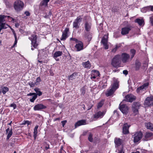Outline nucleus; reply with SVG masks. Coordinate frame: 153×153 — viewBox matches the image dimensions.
Returning a JSON list of instances; mask_svg holds the SVG:
<instances>
[{"label": "nucleus", "instance_id": "nucleus-64", "mask_svg": "<svg viewBox=\"0 0 153 153\" xmlns=\"http://www.w3.org/2000/svg\"><path fill=\"white\" fill-rule=\"evenodd\" d=\"M19 31L21 32V33L23 34V30L22 29H20L19 30Z\"/></svg>", "mask_w": 153, "mask_h": 153}, {"label": "nucleus", "instance_id": "nucleus-17", "mask_svg": "<svg viewBox=\"0 0 153 153\" xmlns=\"http://www.w3.org/2000/svg\"><path fill=\"white\" fill-rule=\"evenodd\" d=\"M69 31V29L68 28H66L62 33V36L60 39L61 40H65L68 37V33Z\"/></svg>", "mask_w": 153, "mask_h": 153}, {"label": "nucleus", "instance_id": "nucleus-39", "mask_svg": "<svg viewBox=\"0 0 153 153\" xmlns=\"http://www.w3.org/2000/svg\"><path fill=\"white\" fill-rule=\"evenodd\" d=\"M136 53V51L134 49H131L130 50V53L131 55V59L134 56Z\"/></svg>", "mask_w": 153, "mask_h": 153}, {"label": "nucleus", "instance_id": "nucleus-56", "mask_svg": "<svg viewBox=\"0 0 153 153\" xmlns=\"http://www.w3.org/2000/svg\"><path fill=\"white\" fill-rule=\"evenodd\" d=\"M25 14L27 16H29L30 15V13L28 11H25Z\"/></svg>", "mask_w": 153, "mask_h": 153}, {"label": "nucleus", "instance_id": "nucleus-60", "mask_svg": "<svg viewBox=\"0 0 153 153\" xmlns=\"http://www.w3.org/2000/svg\"><path fill=\"white\" fill-rule=\"evenodd\" d=\"M36 94L35 93H30L28 94H27V96H32V95H34V94Z\"/></svg>", "mask_w": 153, "mask_h": 153}, {"label": "nucleus", "instance_id": "nucleus-24", "mask_svg": "<svg viewBox=\"0 0 153 153\" xmlns=\"http://www.w3.org/2000/svg\"><path fill=\"white\" fill-rule=\"evenodd\" d=\"M62 54V51H57L55 52L54 53L53 57L56 61H59V59H57V57L61 56Z\"/></svg>", "mask_w": 153, "mask_h": 153}, {"label": "nucleus", "instance_id": "nucleus-52", "mask_svg": "<svg viewBox=\"0 0 153 153\" xmlns=\"http://www.w3.org/2000/svg\"><path fill=\"white\" fill-rule=\"evenodd\" d=\"M70 39L71 41H73L76 42V43L78 42V40L76 38H70Z\"/></svg>", "mask_w": 153, "mask_h": 153}, {"label": "nucleus", "instance_id": "nucleus-7", "mask_svg": "<svg viewBox=\"0 0 153 153\" xmlns=\"http://www.w3.org/2000/svg\"><path fill=\"white\" fill-rule=\"evenodd\" d=\"M120 55L121 61L123 63H126L128 62L130 58L129 54L126 53H123Z\"/></svg>", "mask_w": 153, "mask_h": 153}, {"label": "nucleus", "instance_id": "nucleus-33", "mask_svg": "<svg viewBox=\"0 0 153 153\" xmlns=\"http://www.w3.org/2000/svg\"><path fill=\"white\" fill-rule=\"evenodd\" d=\"M7 134V136L6 140H8L10 137H11L13 134L12 129L11 128L10 130L8 131L7 133H6Z\"/></svg>", "mask_w": 153, "mask_h": 153}, {"label": "nucleus", "instance_id": "nucleus-59", "mask_svg": "<svg viewBox=\"0 0 153 153\" xmlns=\"http://www.w3.org/2000/svg\"><path fill=\"white\" fill-rule=\"evenodd\" d=\"M117 50V48L115 47L114 48L112 49L111 51L112 52L114 53L116 52Z\"/></svg>", "mask_w": 153, "mask_h": 153}, {"label": "nucleus", "instance_id": "nucleus-25", "mask_svg": "<svg viewBox=\"0 0 153 153\" xmlns=\"http://www.w3.org/2000/svg\"><path fill=\"white\" fill-rule=\"evenodd\" d=\"M149 85V82H147L144 84L143 85H141L137 89V92H138L140 90L143 89H145L146 88H148Z\"/></svg>", "mask_w": 153, "mask_h": 153}, {"label": "nucleus", "instance_id": "nucleus-34", "mask_svg": "<svg viewBox=\"0 0 153 153\" xmlns=\"http://www.w3.org/2000/svg\"><path fill=\"white\" fill-rule=\"evenodd\" d=\"M80 24L74 21L73 23V28L78 29L79 28Z\"/></svg>", "mask_w": 153, "mask_h": 153}, {"label": "nucleus", "instance_id": "nucleus-29", "mask_svg": "<svg viewBox=\"0 0 153 153\" xmlns=\"http://www.w3.org/2000/svg\"><path fill=\"white\" fill-rule=\"evenodd\" d=\"M135 22L137 23L140 26L144 24V21L143 19H137L135 20Z\"/></svg>", "mask_w": 153, "mask_h": 153}, {"label": "nucleus", "instance_id": "nucleus-4", "mask_svg": "<svg viewBox=\"0 0 153 153\" xmlns=\"http://www.w3.org/2000/svg\"><path fill=\"white\" fill-rule=\"evenodd\" d=\"M24 4L23 2L20 0L16 1L14 4V7L17 11L22 10L24 7Z\"/></svg>", "mask_w": 153, "mask_h": 153}, {"label": "nucleus", "instance_id": "nucleus-14", "mask_svg": "<svg viewBox=\"0 0 153 153\" xmlns=\"http://www.w3.org/2000/svg\"><path fill=\"white\" fill-rule=\"evenodd\" d=\"M131 29V28L130 26H127L123 27L121 29V34L123 35L128 34Z\"/></svg>", "mask_w": 153, "mask_h": 153}, {"label": "nucleus", "instance_id": "nucleus-1", "mask_svg": "<svg viewBox=\"0 0 153 153\" xmlns=\"http://www.w3.org/2000/svg\"><path fill=\"white\" fill-rule=\"evenodd\" d=\"M38 55L39 60L38 62L40 63H46L47 61L46 59L48 56L47 53L45 51L43 50H38Z\"/></svg>", "mask_w": 153, "mask_h": 153}, {"label": "nucleus", "instance_id": "nucleus-15", "mask_svg": "<svg viewBox=\"0 0 153 153\" xmlns=\"http://www.w3.org/2000/svg\"><path fill=\"white\" fill-rule=\"evenodd\" d=\"M46 107L42 104H38L35 105L33 107L34 111H40L43 109H45Z\"/></svg>", "mask_w": 153, "mask_h": 153}, {"label": "nucleus", "instance_id": "nucleus-22", "mask_svg": "<svg viewBox=\"0 0 153 153\" xmlns=\"http://www.w3.org/2000/svg\"><path fill=\"white\" fill-rule=\"evenodd\" d=\"M86 124L87 123L86 120H79L76 123L75 125V128H76L79 126L82 125H86Z\"/></svg>", "mask_w": 153, "mask_h": 153}, {"label": "nucleus", "instance_id": "nucleus-5", "mask_svg": "<svg viewBox=\"0 0 153 153\" xmlns=\"http://www.w3.org/2000/svg\"><path fill=\"white\" fill-rule=\"evenodd\" d=\"M29 39L31 41V50L33 51L34 48H36L38 44L37 43V37L36 35L32 34L31 37H29Z\"/></svg>", "mask_w": 153, "mask_h": 153}, {"label": "nucleus", "instance_id": "nucleus-28", "mask_svg": "<svg viewBox=\"0 0 153 153\" xmlns=\"http://www.w3.org/2000/svg\"><path fill=\"white\" fill-rule=\"evenodd\" d=\"M77 73H74L72 75L68 76V79L69 80H73L74 79H75L77 76Z\"/></svg>", "mask_w": 153, "mask_h": 153}, {"label": "nucleus", "instance_id": "nucleus-55", "mask_svg": "<svg viewBox=\"0 0 153 153\" xmlns=\"http://www.w3.org/2000/svg\"><path fill=\"white\" fill-rule=\"evenodd\" d=\"M30 122L29 121L27 120L25 121L24 122V124H27L28 125L30 124Z\"/></svg>", "mask_w": 153, "mask_h": 153}, {"label": "nucleus", "instance_id": "nucleus-2", "mask_svg": "<svg viewBox=\"0 0 153 153\" xmlns=\"http://www.w3.org/2000/svg\"><path fill=\"white\" fill-rule=\"evenodd\" d=\"M121 62L120 55L118 54L115 56L112 59L111 64L114 67L117 68L120 66Z\"/></svg>", "mask_w": 153, "mask_h": 153}, {"label": "nucleus", "instance_id": "nucleus-46", "mask_svg": "<svg viewBox=\"0 0 153 153\" xmlns=\"http://www.w3.org/2000/svg\"><path fill=\"white\" fill-rule=\"evenodd\" d=\"M28 84L31 87H33L35 85V82L34 83L32 82H28Z\"/></svg>", "mask_w": 153, "mask_h": 153}, {"label": "nucleus", "instance_id": "nucleus-49", "mask_svg": "<svg viewBox=\"0 0 153 153\" xmlns=\"http://www.w3.org/2000/svg\"><path fill=\"white\" fill-rule=\"evenodd\" d=\"M7 17L8 18V20L9 21H10L14 22V19L12 18L11 17H10L9 16H7Z\"/></svg>", "mask_w": 153, "mask_h": 153}, {"label": "nucleus", "instance_id": "nucleus-44", "mask_svg": "<svg viewBox=\"0 0 153 153\" xmlns=\"http://www.w3.org/2000/svg\"><path fill=\"white\" fill-rule=\"evenodd\" d=\"M93 135L91 134H90L88 137V140L90 142H92L93 141V139L92 138Z\"/></svg>", "mask_w": 153, "mask_h": 153}, {"label": "nucleus", "instance_id": "nucleus-12", "mask_svg": "<svg viewBox=\"0 0 153 153\" xmlns=\"http://www.w3.org/2000/svg\"><path fill=\"white\" fill-rule=\"evenodd\" d=\"M125 100L128 102H132L136 99V97L130 94L127 95L125 97Z\"/></svg>", "mask_w": 153, "mask_h": 153}, {"label": "nucleus", "instance_id": "nucleus-6", "mask_svg": "<svg viewBox=\"0 0 153 153\" xmlns=\"http://www.w3.org/2000/svg\"><path fill=\"white\" fill-rule=\"evenodd\" d=\"M142 135L143 134L140 131L136 132L132 136L134 142L137 143L142 138Z\"/></svg>", "mask_w": 153, "mask_h": 153}, {"label": "nucleus", "instance_id": "nucleus-40", "mask_svg": "<svg viewBox=\"0 0 153 153\" xmlns=\"http://www.w3.org/2000/svg\"><path fill=\"white\" fill-rule=\"evenodd\" d=\"M104 104V101L102 100L100 102L98 103L97 106V108L99 109L102 107Z\"/></svg>", "mask_w": 153, "mask_h": 153}, {"label": "nucleus", "instance_id": "nucleus-36", "mask_svg": "<svg viewBox=\"0 0 153 153\" xmlns=\"http://www.w3.org/2000/svg\"><path fill=\"white\" fill-rule=\"evenodd\" d=\"M82 19V18L80 16H79L77 17L74 20V21L80 24V23L81 22Z\"/></svg>", "mask_w": 153, "mask_h": 153}, {"label": "nucleus", "instance_id": "nucleus-53", "mask_svg": "<svg viewBox=\"0 0 153 153\" xmlns=\"http://www.w3.org/2000/svg\"><path fill=\"white\" fill-rule=\"evenodd\" d=\"M119 152L118 153H124L123 149V147H122L119 150Z\"/></svg>", "mask_w": 153, "mask_h": 153}, {"label": "nucleus", "instance_id": "nucleus-63", "mask_svg": "<svg viewBox=\"0 0 153 153\" xmlns=\"http://www.w3.org/2000/svg\"><path fill=\"white\" fill-rule=\"evenodd\" d=\"M10 130V127H9L6 130V133H7L8 131H9Z\"/></svg>", "mask_w": 153, "mask_h": 153}, {"label": "nucleus", "instance_id": "nucleus-35", "mask_svg": "<svg viewBox=\"0 0 153 153\" xmlns=\"http://www.w3.org/2000/svg\"><path fill=\"white\" fill-rule=\"evenodd\" d=\"M1 91L3 94H4L7 92L8 91L9 88L7 87H4L2 88Z\"/></svg>", "mask_w": 153, "mask_h": 153}, {"label": "nucleus", "instance_id": "nucleus-54", "mask_svg": "<svg viewBox=\"0 0 153 153\" xmlns=\"http://www.w3.org/2000/svg\"><path fill=\"white\" fill-rule=\"evenodd\" d=\"M67 122V121L66 120H64L62 121L61 122V123H62V125L63 127H64L65 123Z\"/></svg>", "mask_w": 153, "mask_h": 153}, {"label": "nucleus", "instance_id": "nucleus-3", "mask_svg": "<svg viewBox=\"0 0 153 153\" xmlns=\"http://www.w3.org/2000/svg\"><path fill=\"white\" fill-rule=\"evenodd\" d=\"M118 83L117 82H115L112 85L111 88L108 90L106 93V96L108 97L112 94L118 88Z\"/></svg>", "mask_w": 153, "mask_h": 153}, {"label": "nucleus", "instance_id": "nucleus-11", "mask_svg": "<svg viewBox=\"0 0 153 153\" xmlns=\"http://www.w3.org/2000/svg\"><path fill=\"white\" fill-rule=\"evenodd\" d=\"M75 47L76 51H80L82 50L83 49V43L81 41L78 42Z\"/></svg>", "mask_w": 153, "mask_h": 153}, {"label": "nucleus", "instance_id": "nucleus-9", "mask_svg": "<svg viewBox=\"0 0 153 153\" xmlns=\"http://www.w3.org/2000/svg\"><path fill=\"white\" fill-rule=\"evenodd\" d=\"M153 105V96H150L147 97L145 100L144 105L146 106L152 105Z\"/></svg>", "mask_w": 153, "mask_h": 153}, {"label": "nucleus", "instance_id": "nucleus-13", "mask_svg": "<svg viewBox=\"0 0 153 153\" xmlns=\"http://www.w3.org/2000/svg\"><path fill=\"white\" fill-rule=\"evenodd\" d=\"M108 36L107 35H105L103 37L102 40L101 42L103 44L105 48L106 49L108 48V46L107 45L108 42Z\"/></svg>", "mask_w": 153, "mask_h": 153}, {"label": "nucleus", "instance_id": "nucleus-8", "mask_svg": "<svg viewBox=\"0 0 153 153\" xmlns=\"http://www.w3.org/2000/svg\"><path fill=\"white\" fill-rule=\"evenodd\" d=\"M140 106V104L137 102H134L132 106V110L135 115L137 114L138 113V110Z\"/></svg>", "mask_w": 153, "mask_h": 153}, {"label": "nucleus", "instance_id": "nucleus-10", "mask_svg": "<svg viewBox=\"0 0 153 153\" xmlns=\"http://www.w3.org/2000/svg\"><path fill=\"white\" fill-rule=\"evenodd\" d=\"M120 104L119 108L121 112L123 114H126L128 111V106L125 104L121 105Z\"/></svg>", "mask_w": 153, "mask_h": 153}, {"label": "nucleus", "instance_id": "nucleus-30", "mask_svg": "<svg viewBox=\"0 0 153 153\" xmlns=\"http://www.w3.org/2000/svg\"><path fill=\"white\" fill-rule=\"evenodd\" d=\"M145 125L147 129H149L152 131H153V126L152 124L151 123H146Z\"/></svg>", "mask_w": 153, "mask_h": 153}, {"label": "nucleus", "instance_id": "nucleus-37", "mask_svg": "<svg viewBox=\"0 0 153 153\" xmlns=\"http://www.w3.org/2000/svg\"><path fill=\"white\" fill-rule=\"evenodd\" d=\"M37 95L40 96L42 95V92L40 91L39 89L38 88H36L34 89Z\"/></svg>", "mask_w": 153, "mask_h": 153}, {"label": "nucleus", "instance_id": "nucleus-58", "mask_svg": "<svg viewBox=\"0 0 153 153\" xmlns=\"http://www.w3.org/2000/svg\"><path fill=\"white\" fill-rule=\"evenodd\" d=\"M123 73L124 74H125V75H126L128 74V71L127 70H124L123 71Z\"/></svg>", "mask_w": 153, "mask_h": 153}, {"label": "nucleus", "instance_id": "nucleus-21", "mask_svg": "<svg viewBox=\"0 0 153 153\" xmlns=\"http://www.w3.org/2000/svg\"><path fill=\"white\" fill-rule=\"evenodd\" d=\"M91 23L86 22L84 24V28L86 32H89L91 29Z\"/></svg>", "mask_w": 153, "mask_h": 153}, {"label": "nucleus", "instance_id": "nucleus-50", "mask_svg": "<svg viewBox=\"0 0 153 153\" xmlns=\"http://www.w3.org/2000/svg\"><path fill=\"white\" fill-rule=\"evenodd\" d=\"M150 19L152 25H153V16L150 17Z\"/></svg>", "mask_w": 153, "mask_h": 153}, {"label": "nucleus", "instance_id": "nucleus-43", "mask_svg": "<svg viewBox=\"0 0 153 153\" xmlns=\"http://www.w3.org/2000/svg\"><path fill=\"white\" fill-rule=\"evenodd\" d=\"M152 7V6L150 5L149 6H147L146 7H144L143 8V10H144V9H146L147 11H151V9H152V8H151Z\"/></svg>", "mask_w": 153, "mask_h": 153}, {"label": "nucleus", "instance_id": "nucleus-23", "mask_svg": "<svg viewBox=\"0 0 153 153\" xmlns=\"http://www.w3.org/2000/svg\"><path fill=\"white\" fill-rule=\"evenodd\" d=\"M83 36L85 39L88 41H90L91 38V35L89 32H85Z\"/></svg>", "mask_w": 153, "mask_h": 153}, {"label": "nucleus", "instance_id": "nucleus-31", "mask_svg": "<svg viewBox=\"0 0 153 153\" xmlns=\"http://www.w3.org/2000/svg\"><path fill=\"white\" fill-rule=\"evenodd\" d=\"M39 126L36 125L34 129L33 135V136L34 137V140H35L37 136V134L38 133L37 129L38 128Z\"/></svg>", "mask_w": 153, "mask_h": 153}, {"label": "nucleus", "instance_id": "nucleus-32", "mask_svg": "<svg viewBox=\"0 0 153 153\" xmlns=\"http://www.w3.org/2000/svg\"><path fill=\"white\" fill-rule=\"evenodd\" d=\"M82 65L85 68H89L91 67V64L89 61L85 62H83Z\"/></svg>", "mask_w": 153, "mask_h": 153}, {"label": "nucleus", "instance_id": "nucleus-61", "mask_svg": "<svg viewBox=\"0 0 153 153\" xmlns=\"http://www.w3.org/2000/svg\"><path fill=\"white\" fill-rule=\"evenodd\" d=\"M45 149L46 150H47L49 148V145H47L45 146Z\"/></svg>", "mask_w": 153, "mask_h": 153}, {"label": "nucleus", "instance_id": "nucleus-19", "mask_svg": "<svg viewBox=\"0 0 153 153\" xmlns=\"http://www.w3.org/2000/svg\"><path fill=\"white\" fill-rule=\"evenodd\" d=\"M129 126L127 123L124 124L123 128V132L125 134H127L129 133L128 128Z\"/></svg>", "mask_w": 153, "mask_h": 153}, {"label": "nucleus", "instance_id": "nucleus-18", "mask_svg": "<svg viewBox=\"0 0 153 153\" xmlns=\"http://www.w3.org/2000/svg\"><path fill=\"white\" fill-rule=\"evenodd\" d=\"M153 138V133L152 132H147L146 133L144 139L146 141L150 140Z\"/></svg>", "mask_w": 153, "mask_h": 153}, {"label": "nucleus", "instance_id": "nucleus-45", "mask_svg": "<svg viewBox=\"0 0 153 153\" xmlns=\"http://www.w3.org/2000/svg\"><path fill=\"white\" fill-rule=\"evenodd\" d=\"M81 94L84 95L85 92V89L84 87L82 88L81 89Z\"/></svg>", "mask_w": 153, "mask_h": 153}, {"label": "nucleus", "instance_id": "nucleus-47", "mask_svg": "<svg viewBox=\"0 0 153 153\" xmlns=\"http://www.w3.org/2000/svg\"><path fill=\"white\" fill-rule=\"evenodd\" d=\"M10 107H12L13 108V109H15L16 108V105L14 103L11 104L10 105Z\"/></svg>", "mask_w": 153, "mask_h": 153}, {"label": "nucleus", "instance_id": "nucleus-16", "mask_svg": "<svg viewBox=\"0 0 153 153\" xmlns=\"http://www.w3.org/2000/svg\"><path fill=\"white\" fill-rule=\"evenodd\" d=\"M105 114L104 111H99L94 115V118L96 119H100L102 118Z\"/></svg>", "mask_w": 153, "mask_h": 153}, {"label": "nucleus", "instance_id": "nucleus-38", "mask_svg": "<svg viewBox=\"0 0 153 153\" xmlns=\"http://www.w3.org/2000/svg\"><path fill=\"white\" fill-rule=\"evenodd\" d=\"M13 34L14 36L15 37V42L13 45L12 46V47H15V45H16L17 43V36H16V34L15 32L14 33H13Z\"/></svg>", "mask_w": 153, "mask_h": 153}, {"label": "nucleus", "instance_id": "nucleus-57", "mask_svg": "<svg viewBox=\"0 0 153 153\" xmlns=\"http://www.w3.org/2000/svg\"><path fill=\"white\" fill-rule=\"evenodd\" d=\"M121 46V45L120 44H117L116 45L115 47L117 49H118Z\"/></svg>", "mask_w": 153, "mask_h": 153}, {"label": "nucleus", "instance_id": "nucleus-26", "mask_svg": "<svg viewBox=\"0 0 153 153\" xmlns=\"http://www.w3.org/2000/svg\"><path fill=\"white\" fill-rule=\"evenodd\" d=\"M114 143L116 147L120 146L122 143L121 140L119 138H115L114 139Z\"/></svg>", "mask_w": 153, "mask_h": 153}, {"label": "nucleus", "instance_id": "nucleus-20", "mask_svg": "<svg viewBox=\"0 0 153 153\" xmlns=\"http://www.w3.org/2000/svg\"><path fill=\"white\" fill-rule=\"evenodd\" d=\"M100 73L97 71H92L91 74V79H95L97 76H99Z\"/></svg>", "mask_w": 153, "mask_h": 153}, {"label": "nucleus", "instance_id": "nucleus-41", "mask_svg": "<svg viewBox=\"0 0 153 153\" xmlns=\"http://www.w3.org/2000/svg\"><path fill=\"white\" fill-rule=\"evenodd\" d=\"M37 95L36 94H35L33 95L32 98L30 99V100L32 102H33L35 99L37 98Z\"/></svg>", "mask_w": 153, "mask_h": 153}, {"label": "nucleus", "instance_id": "nucleus-48", "mask_svg": "<svg viewBox=\"0 0 153 153\" xmlns=\"http://www.w3.org/2000/svg\"><path fill=\"white\" fill-rule=\"evenodd\" d=\"M140 63L139 62H138V63L137 62L136 63V68L137 69H139V68L140 67Z\"/></svg>", "mask_w": 153, "mask_h": 153}, {"label": "nucleus", "instance_id": "nucleus-51", "mask_svg": "<svg viewBox=\"0 0 153 153\" xmlns=\"http://www.w3.org/2000/svg\"><path fill=\"white\" fill-rule=\"evenodd\" d=\"M60 153H65V152L63 149V147L62 146L60 149Z\"/></svg>", "mask_w": 153, "mask_h": 153}, {"label": "nucleus", "instance_id": "nucleus-42", "mask_svg": "<svg viewBox=\"0 0 153 153\" xmlns=\"http://www.w3.org/2000/svg\"><path fill=\"white\" fill-rule=\"evenodd\" d=\"M41 81V80L40 77H38L36 80V81L35 82V85H38L39 84V83Z\"/></svg>", "mask_w": 153, "mask_h": 153}, {"label": "nucleus", "instance_id": "nucleus-62", "mask_svg": "<svg viewBox=\"0 0 153 153\" xmlns=\"http://www.w3.org/2000/svg\"><path fill=\"white\" fill-rule=\"evenodd\" d=\"M143 10V8L141 10V11L142 12H143V13H146V12H147V11H146V9H144V10Z\"/></svg>", "mask_w": 153, "mask_h": 153}, {"label": "nucleus", "instance_id": "nucleus-27", "mask_svg": "<svg viewBox=\"0 0 153 153\" xmlns=\"http://www.w3.org/2000/svg\"><path fill=\"white\" fill-rule=\"evenodd\" d=\"M50 0H43L40 3V7L43 6L46 7L48 6V3L49 1Z\"/></svg>", "mask_w": 153, "mask_h": 153}]
</instances>
